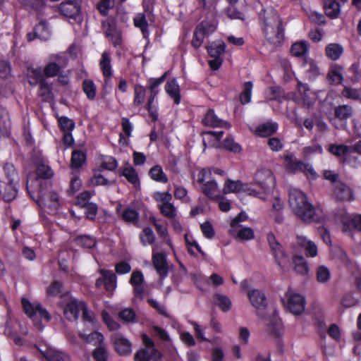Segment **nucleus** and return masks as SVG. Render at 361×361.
<instances>
[{
	"mask_svg": "<svg viewBox=\"0 0 361 361\" xmlns=\"http://www.w3.org/2000/svg\"><path fill=\"white\" fill-rule=\"evenodd\" d=\"M35 35L42 40H47L49 38L50 31L46 21L42 20L35 26Z\"/></svg>",
	"mask_w": 361,
	"mask_h": 361,
	"instance_id": "43",
	"label": "nucleus"
},
{
	"mask_svg": "<svg viewBox=\"0 0 361 361\" xmlns=\"http://www.w3.org/2000/svg\"><path fill=\"white\" fill-rule=\"evenodd\" d=\"M281 329V319L275 314H273L271 317L269 318V320H268V323H267L268 331L273 335L278 336V335H279Z\"/></svg>",
	"mask_w": 361,
	"mask_h": 361,
	"instance_id": "39",
	"label": "nucleus"
},
{
	"mask_svg": "<svg viewBox=\"0 0 361 361\" xmlns=\"http://www.w3.org/2000/svg\"><path fill=\"white\" fill-rule=\"evenodd\" d=\"M316 278L319 283H326L331 279L329 269L324 265L319 266L316 271Z\"/></svg>",
	"mask_w": 361,
	"mask_h": 361,
	"instance_id": "53",
	"label": "nucleus"
},
{
	"mask_svg": "<svg viewBox=\"0 0 361 361\" xmlns=\"http://www.w3.org/2000/svg\"><path fill=\"white\" fill-rule=\"evenodd\" d=\"M145 96L146 89L140 85H135L134 86V106H137L143 104L145 99Z\"/></svg>",
	"mask_w": 361,
	"mask_h": 361,
	"instance_id": "50",
	"label": "nucleus"
},
{
	"mask_svg": "<svg viewBox=\"0 0 361 361\" xmlns=\"http://www.w3.org/2000/svg\"><path fill=\"white\" fill-rule=\"evenodd\" d=\"M75 243L85 248L91 249L96 245V240L90 235H80L75 239Z\"/></svg>",
	"mask_w": 361,
	"mask_h": 361,
	"instance_id": "57",
	"label": "nucleus"
},
{
	"mask_svg": "<svg viewBox=\"0 0 361 361\" xmlns=\"http://www.w3.org/2000/svg\"><path fill=\"white\" fill-rule=\"evenodd\" d=\"M343 231L348 233L353 229L361 231V215L351 216L348 214H343L341 218Z\"/></svg>",
	"mask_w": 361,
	"mask_h": 361,
	"instance_id": "18",
	"label": "nucleus"
},
{
	"mask_svg": "<svg viewBox=\"0 0 361 361\" xmlns=\"http://www.w3.org/2000/svg\"><path fill=\"white\" fill-rule=\"evenodd\" d=\"M63 68L56 64V62L48 63L44 68V74L47 78L54 77L59 74Z\"/></svg>",
	"mask_w": 361,
	"mask_h": 361,
	"instance_id": "59",
	"label": "nucleus"
},
{
	"mask_svg": "<svg viewBox=\"0 0 361 361\" xmlns=\"http://www.w3.org/2000/svg\"><path fill=\"white\" fill-rule=\"evenodd\" d=\"M329 151L334 154L335 156L339 157L343 155H345V159L347 161L350 162V147L345 145H337L335 144H331L329 147Z\"/></svg>",
	"mask_w": 361,
	"mask_h": 361,
	"instance_id": "29",
	"label": "nucleus"
},
{
	"mask_svg": "<svg viewBox=\"0 0 361 361\" xmlns=\"http://www.w3.org/2000/svg\"><path fill=\"white\" fill-rule=\"evenodd\" d=\"M44 0H29L25 5V8L32 13L42 11L45 7Z\"/></svg>",
	"mask_w": 361,
	"mask_h": 361,
	"instance_id": "56",
	"label": "nucleus"
},
{
	"mask_svg": "<svg viewBox=\"0 0 361 361\" xmlns=\"http://www.w3.org/2000/svg\"><path fill=\"white\" fill-rule=\"evenodd\" d=\"M247 298L252 305L257 310H262L267 307V299L264 294L257 289L247 291Z\"/></svg>",
	"mask_w": 361,
	"mask_h": 361,
	"instance_id": "19",
	"label": "nucleus"
},
{
	"mask_svg": "<svg viewBox=\"0 0 361 361\" xmlns=\"http://www.w3.org/2000/svg\"><path fill=\"white\" fill-rule=\"evenodd\" d=\"M267 240L276 264L280 268L284 267L288 260L282 245L272 232H269L267 234Z\"/></svg>",
	"mask_w": 361,
	"mask_h": 361,
	"instance_id": "6",
	"label": "nucleus"
},
{
	"mask_svg": "<svg viewBox=\"0 0 361 361\" xmlns=\"http://www.w3.org/2000/svg\"><path fill=\"white\" fill-rule=\"evenodd\" d=\"M157 246L152 247V264L161 277H166L169 272V264L166 259V256L162 252H158Z\"/></svg>",
	"mask_w": 361,
	"mask_h": 361,
	"instance_id": "11",
	"label": "nucleus"
},
{
	"mask_svg": "<svg viewBox=\"0 0 361 361\" xmlns=\"http://www.w3.org/2000/svg\"><path fill=\"white\" fill-rule=\"evenodd\" d=\"M58 122L63 132H71L75 128L74 121L66 116L60 117L58 119Z\"/></svg>",
	"mask_w": 361,
	"mask_h": 361,
	"instance_id": "62",
	"label": "nucleus"
},
{
	"mask_svg": "<svg viewBox=\"0 0 361 361\" xmlns=\"http://www.w3.org/2000/svg\"><path fill=\"white\" fill-rule=\"evenodd\" d=\"M214 30V27L207 22H202L195 28L192 40V44L195 48H199L205 37L210 32Z\"/></svg>",
	"mask_w": 361,
	"mask_h": 361,
	"instance_id": "16",
	"label": "nucleus"
},
{
	"mask_svg": "<svg viewBox=\"0 0 361 361\" xmlns=\"http://www.w3.org/2000/svg\"><path fill=\"white\" fill-rule=\"evenodd\" d=\"M103 28L105 35L109 37L115 47L120 45L122 42L121 31L114 23L109 22L103 23Z\"/></svg>",
	"mask_w": 361,
	"mask_h": 361,
	"instance_id": "22",
	"label": "nucleus"
},
{
	"mask_svg": "<svg viewBox=\"0 0 361 361\" xmlns=\"http://www.w3.org/2000/svg\"><path fill=\"white\" fill-rule=\"evenodd\" d=\"M122 217L125 221L132 223L137 226L139 213L135 209L128 208L123 211Z\"/></svg>",
	"mask_w": 361,
	"mask_h": 361,
	"instance_id": "58",
	"label": "nucleus"
},
{
	"mask_svg": "<svg viewBox=\"0 0 361 361\" xmlns=\"http://www.w3.org/2000/svg\"><path fill=\"white\" fill-rule=\"evenodd\" d=\"M81 0H65L59 6L60 13L69 18H76L80 13Z\"/></svg>",
	"mask_w": 361,
	"mask_h": 361,
	"instance_id": "12",
	"label": "nucleus"
},
{
	"mask_svg": "<svg viewBox=\"0 0 361 361\" xmlns=\"http://www.w3.org/2000/svg\"><path fill=\"white\" fill-rule=\"evenodd\" d=\"M325 13L330 18H337L341 13V5L336 0H324Z\"/></svg>",
	"mask_w": 361,
	"mask_h": 361,
	"instance_id": "27",
	"label": "nucleus"
},
{
	"mask_svg": "<svg viewBox=\"0 0 361 361\" xmlns=\"http://www.w3.org/2000/svg\"><path fill=\"white\" fill-rule=\"evenodd\" d=\"M212 173L220 176L225 174L224 171L215 167L202 169L197 175V183H203L207 180L211 179Z\"/></svg>",
	"mask_w": 361,
	"mask_h": 361,
	"instance_id": "30",
	"label": "nucleus"
},
{
	"mask_svg": "<svg viewBox=\"0 0 361 361\" xmlns=\"http://www.w3.org/2000/svg\"><path fill=\"white\" fill-rule=\"evenodd\" d=\"M283 302L285 308L293 315H300L305 311V298L292 289L287 290L283 299Z\"/></svg>",
	"mask_w": 361,
	"mask_h": 361,
	"instance_id": "4",
	"label": "nucleus"
},
{
	"mask_svg": "<svg viewBox=\"0 0 361 361\" xmlns=\"http://www.w3.org/2000/svg\"><path fill=\"white\" fill-rule=\"evenodd\" d=\"M92 357L96 361H107L108 352L104 346L100 345L94 350Z\"/></svg>",
	"mask_w": 361,
	"mask_h": 361,
	"instance_id": "64",
	"label": "nucleus"
},
{
	"mask_svg": "<svg viewBox=\"0 0 361 361\" xmlns=\"http://www.w3.org/2000/svg\"><path fill=\"white\" fill-rule=\"evenodd\" d=\"M359 299L356 298L352 293H345L341 300V304L345 307H352L359 304Z\"/></svg>",
	"mask_w": 361,
	"mask_h": 361,
	"instance_id": "63",
	"label": "nucleus"
},
{
	"mask_svg": "<svg viewBox=\"0 0 361 361\" xmlns=\"http://www.w3.org/2000/svg\"><path fill=\"white\" fill-rule=\"evenodd\" d=\"M334 195L338 200H351L353 192L351 189L343 183L337 182L334 185Z\"/></svg>",
	"mask_w": 361,
	"mask_h": 361,
	"instance_id": "25",
	"label": "nucleus"
},
{
	"mask_svg": "<svg viewBox=\"0 0 361 361\" xmlns=\"http://www.w3.org/2000/svg\"><path fill=\"white\" fill-rule=\"evenodd\" d=\"M284 160L286 162V169L291 173H297L300 171L303 173L307 178L315 179L317 173L312 165L305 164L302 161L298 160L292 153H286L284 154Z\"/></svg>",
	"mask_w": 361,
	"mask_h": 361,
	"instance_id": "5",
	"label": "nucleus"
},
{
	"mask_svg": "<svg viewBox=\"0 0 361 361\" xmlns=\"http://www.w3.org/2000/svg\"><path fill=\"white\" fill-rule=\"evenodd\" d=\"M47 361H70V357L64 352L50 346H35Z\"/></svg>",
	"mask_w": 361,
	"mask_h": 361,
	"instance_id": "13",
	"label": "nucleus"
},
{
	"mask_svg": "<svg viewBox=\"0 0 361 361\" xmlns=\"http://www.w3.org/2000/svg\"><path fill=\"white\" fill-rule=\"evenodd\" d=\"M99 273L101 276L96 280V287L101 288L104 286L106 292L112 294L117 285L116 275L112 271L106 269H99Z\"/></svg>",
	"mask_w": 361,
	"mask_h": 361,
	"instance_id": "10",
	"label": "nucleus"
},
{
	"mask_svg": "<svg viewBox=\"0 0 361 361\" xmlns=\"http://www.w3.org/2000/svg\"><path fill=\"white\" fill-rule=\"evenodd\" d=\"M353 107L348 104L339 105L334 109V116L340 121H345L353 116Z\"/></svg>",
	"mask_w": 361,
	"mask_h": 361,
	"instance_id": "31",
	"label": "nucleus"
},
{
	"mask_svg": "<svg viewBox=\"0 0 361 361\" xmlns=\"http://www.w3.org/2000/svg\"><path fill=\"white\" fill-rule=\"evenodd\" d=\"M153 224L159 236L163 240L165 241L171 247H172L173 245L169 237L166 227L159 224L155 219H153Z\"/></svg>",
	"mask_w": 361,
	"mask_h": 361,
	"instance_id": "55",
	"label": "nucleus"
},
{
	"mask_svg": "<svg viewBox=\"0 0 361 361\" xmlns=\"http://www.w3.org/2000/svg\"><path fill=\"white\" fill-rule=\"evenodd\" d=\"M22 305L25 314L30 317H33L38 314L40 317L44 318L47 321L50 320L49 312L40 304L31 303L27 299L23 298Z\"/></svg>",
	"mask_w": 361,
	"mask_h": 361,
	"instance_id": "15",
	"label": "nucleus"
},
{
	"mask_svg": "<svg viewBox=\"0 0 361 361\" xmlns=\"http://www.w3.org/2000/svg\"><path fill=\"white\" fill-rule=\"evenodd\" d=\"M298 88L302 97V104L307 107L312 106L313 104L310 97L312 92L310 91L309 86L307 84H304L301 82H299L298 83Z\"/></svg>",
	"mask_w": 361,
	"mask_h": 361,
	"instance_id": "32",
	"label": "nucleus"
},
{
	"mask_svg": "<svg viewBox=\"0 0 361 361\" xmlns=\"http://www.w3.org/2000/svg\"><path fill=\"white\" fill-rule=\"evenodd\" d=\"M140 238L143 245H153L155 241V235L150 228H145L140 234Z\"/></svg>",
	"mask_w": 361,
	"mask_h": 361,
	"instance_id": "52",
	"label": "nucleus"
},
{
	"mask_svg": "<svg viewBox=\"0 0 361 361\" xmlns=\"http://www.w3.org/2000/svg\"><path fill=\"white\" fill-rule=\"evenodd\" d=\"M82 305H83V301L73 298H68L63 307V314L66 318L68 320H77Z\"/></svg>",
	"mask_w": 361,
	"mask_h": 361,
	"instance_id": "14",
	"label": "nucleus"
},
{
	"mask_svg": "<svg viewBox=\"0 0 361 361\" xmlns=\"http://www.w3.org/2000/svg\"><path fill=\"white\" fill-rule=\"evenodd\" d=\"M245 192L250 195L257 196L260 194L259 190H257L255 188L247 183H243L240 180H232L231 179H228L225 183L223 188V193L228 194L230 192Z\"/></svg>",
	"mask_w": 361,
	"mask_h": 361,
	"instance_id": "8",
	"label": "nucleus"
},
{
	"mask_svg": "<svg viewBox=\"0 0 361 361\" xmlns=\"http://www.w3.org/2000/svg\"><path fill=\"white\" fill-rule=\"evenodd\" d=\"M308 51V46L305 42H298L294 43L290 48V52L293 56L302 57L306 55Z\"/></svg>",
	"mask_w": 361,
	"mask_h": 361,
	"instance_id": "47",
	"label": "nucleus"
},
{
	"mask_svg": "<svg viewBox=\"0 0 361 361\" xmlns=\"http://www.w3.org/2000/svg\"><path fill=\"white\" fill-rule=\"evenodd\" d=\"M112 340L114 349L120 355L126 356L131 353L132 344L128 339L120 334H115Z\"/></svg>",
	"mask_w": 361,
	"mask_h": 361,
	"instance_id": "17",
	"label": "nucleus"
},
{
	"mask_svg": "<svg viewBox=\"0 0 361 361\" xmlns=\"http://www.w3.org/2000/svg\"><path fill=\"white\" fill-rule=\"evenodd\" d=\"M149 174L152 179L154 180L162 183H166L168 182V178L166 173L163 171L161 167L159 165L153 166L149 170Z\"/></svg>",
	"mask_w": 361,
	"mask_h": 361,
	"instance_id": "40",
	"label": "nucleus"
},
{
	"mask_svg": "<svg viewBox=\"0 0 361 361\" xmlns=\"http://www.w3.org/2000/svg\"><path fill=\"white\" fill-rule=\"evenodd\" d=\"M79 336L84 339L87 343H91L94 345H101V343H102L104 340L103 335L98 332V331H94L88 335H86L82 333L79 334Z\"/></svg>",
	"mask_w": 361,
	"mask_h": 361,
	"instance_id": "37",
	"label": "nucleus"
},
{
	"mask_svg": "<svg viewBox=\"0 0 361 361\" xmlns=\"http://www.w3.org/2000/svg\"><path fill=\"white\" fill-rule=\"evenodd\" d=\"M122 175L127 179V180L137 187L140 185V180L137 172L132 166H127L123 169Z\"/></svg>",
	"mask_w": 361,
	"mask_h": 361,
	"instance_id": "42",
	"label": "nucleus"
},
{
	"mask_svg": "<svg viewBox=\"0 0 361 361\" xmlns=\"http://www.w3.org/2000/svg\"><path fill=\"white\" fill-rule=\"evenodd\" d=\"M27 76L28 82L32 86H35L38 83L40 84L42 80H45L40 68H28Z\"/></svg>",
	"mask_w": 361,
	"mask_h": 361,
	"instance_id": "35",
	"label": "nucleus"
},
{
	"mask_svg": "<svg viewBox=\"0 0 361 361\" xmlns=\"http://www.w3.org/2000/svg\"><path fill=\"white\" fill-rule=\"evenodd\" d=\"M277 128L278 125L276 123L267 122L259 126L256 131L261 137H268L275 133Z\"/></svg>",
	"mask_w": 361,
	"mask_h": 361,
	"instance_id": "33",
	"label": "nucleus"
},
{
	"mask_svg": "<svg viewBox=\"0 0 361 361\" xmlns=\"http://www.w3.org/2000/svg\"><path fill=\"white\" fill-rule=\"evenodd\" d=\"M226 44L224 42H214L207 47L209 55L213 59L209 61V65L212 70H218L223 62L222 56L225 51Z\"/></svg>",
	"mask_w": 361,
	"mask_h": 361,
	"instance_id": "7",
	"label": "nucleus"
},
{
	"mask_svg": "<svg viewBox=\"0 0 361 361\" xmlns=\"http://www.w3.org/2000/svg\"><path fill=\"white\" fill-rule=\"evenodd\" d=\"M202 184V192L209 199H216L220 197L218 184L216 181L209 179Z\"/></svg>",
	"mask_w": 361,
	"mask_h": 361,
	"instance_id": "24",
	"label": "nucleus"
},
{
	"mask_svg": "<svg viewBox=\"0 0 361 361\" xmlns=\"http://www.w3.org/2000/svg\"><path fill=\"white\" fill-rule=\"evenodd\" d=\"M85 161V154L80 151H73L71 157V167L78 169Z\"/></svg>",
	"mask_w": 361,
	"mask_h": 361,
	"instance_id": "61",
	"label": "nucleus"
},
{
	"mask_svg": "<svg viewBox=\"0 0 361 361\" xmlns=\"http://www.w3.org/2000/svg\"><path fill=\"white\" fill-rule=\"evenodd\" d=\"M38 203L40 206L49 208L51 210H56L59 206V195L52 191L47 194H42L38 200Z\"/></svg>",
	"mask_w": 361,
	"mask_h": 361,
	"instance_id": "21",
	"label": "nucleus"
},
{
	"mask_svg": "<svg viewBox=\"0 0 361 361\" xmlns=\"http://www.w3.org/2000/svg\"><path fill=\"white\" fill-rule=\"evenodd\" d=\"M218 0H199L204 11L207 15L213 17L216 13V4Z\"/></svg>",
	"mask_w": 361,
	"mask_h": 361,
	"instance_id": "51",
	"label": "nucleus"
},
{
	"mask_svg": "<svg viewBox=\"0 0 361 361\" xmlns=\"http://www.w3.org/2000/svg\"><path fill=\"white\" fill-rule=\"evenodd\" d=\"M165 90L167 94L173 99L176 104H178L180 102V88L176 80L172 79L168 80L165 85Z\"/></svg>",
	"mask_w": 361,
	"mask_h": 361,
	"instance_id": "28",
	"label": "nucleus"
},
{
	"mask_svg": "<svg viewBox=\"0 0 361 361\" xmlns=\"http://www.w3.org/2000/svg\"><path fill=\"white\" fill-rule=\"evenodd\" d=\"M99 66L105 77H111L112 75L111 58L107 51L103 52L99 62Z\"/></svg>",
	"mask_w": 361,
	"mask_h": 361,
	"instance_id": "34",
	"label": "nucleus"
},
{
	"mask_svg": "<svg viewBox=\"0 0 361 361\" xmlns=\"http://www.w3.org/2000/svg\"><path fill=\"white\" fill-rule=\"evenodd\" d=\"M343 47L338 44H330L326 48V56L333 61L337 60L343 54Z\"/></svg>",
	"mask_w": 361,
	"mask_h": 361,
	"instance_id": "46",
	"label": "nucleus"
},
{
	"mask_svg": "<svg viewBox=\"0 0 361 361\" xmlns=\"http://www.w3.org/2000/svg\"><path fill=\"white\" fill-rule=\"evenodd\" d=\"M17 195V189L13 182V180L9 179L8 183L4 188L3 194V199L5 202H9L13 200Z\"/></svg>",
	"mask_w": 361,
	"mask_h": 361,
	"instance_id": "49",
	"label": "nucleus"
},
{
	"mask_svg": "<svg viewBox=\"0 0 361 361\" xmlns=\"http://www.w3.org/2000/svg\"><path fill=\"white\" fill-rule=\"evenodd\" d=\"M82 90L89 99L92 100L95 98L97 88L92 80L86 79L83 81Z\"/></svg>",
	"mask_w": 361,
	"mask_h": 361,
	"instance_id": "54",
	"label": "nucleus"
},
{
	"mask_svg": "<svg viewBox=\"0 0 361 361\" xmlns=\"http://www.w3.org/2000/svg\"><path fill=\"white\" fill-rule=\"evenodd\" d=\"M202 123L206 126L212 128H230L231 124L227 121L219 118L214 114L213 109H209L205 116L202 119Z\"/></svg>",
	"mask_w": 361,
	"mask_h": 361,
	"instance_id": "20",
	"label": "nucleus"
},
{
	"mask_svg": "<svg viewBox=\"0 0 361 361\" xmlns=\"http://www.w3.org/2000/svg\"><path fill=\"white\" fill-rule=\"evenodd\" d=\"M167 74H168V72H166V73H164V74L162 76H161L159 78H150L148 80L149 89L150 90L149 97H157V95L159 92L158 87H159V85H160L161 83L164 82V81L165 80V79L166 78Z\"/></svg>",
	"mask_w": 361,
	"mask_h": 361,
	"instance_id": "44",
	"label": "nucleus"
},
{
	"mask_svg": "<svg viewBox=\"0 0 361 361\" xmlns=\"http://www.w3.org/2000/svg\"><path fill=\"white\" fill-rule=\"evenodd\" d=\"M152 197L158 202L157 207L161 209L171 202L172 195L169 192H155Z\"/></svg>",
	"mask_w": 361,
	"mask_h": 361,
	"instance_id": "36",
	"label": "nucleus"
},
{
	"mask_svg": "<svg viewBox=\"0 0 361 361\" xmlns=\"http://www.w3.org/2000/svg\"><path fill=\"white\" fill-rule=\"evenodd\" d=\"M134 25L135 27L140 29L143 37L147 38L149 35L148 23L145 14L138 13L133 19Z\"/></svg>",
	"mask_w": 361,
	"mask_h": 361,
	"instance_id": "38",
	"label": "nucleus"
},
{
	"mask_svg": "<svg viewBox=\"0 0 361 361\" xmlns=\"http://www.w3.org/2000/svg\"><path fill=\"white\" fill-rule=\"evenodd\" d=\"M142 342L145 348L137 351L134 355L135 361H159L161 353L155 348L154 341L146 334L142 335Z\"/></svg>",
	"mask_w": 361,
	"mask_h": 361,
	"instance_id": "3",
	"label": "nucleus"
},
{
	"mask_svg": "<svg viewBox=\"0 0 361 361\" xmlns=\"http://www.w3.org/2000/svg\"><path fill=\"white\" fill-rule=\"evenodd\" d=\"M296 240L298 245L304 248L307 257L317 256V247L313 241L302 235H298Z\"/></svg>",
	"mask_w": 361,
	"mask_h": 361,
	"instance_id": "23",
	"label": "nucleus"
},
{
	"mask_svg": "<svg viewBox=\"0 0 361 361\" xmlns=\"http://www.w3.org/2000/svg\"><path fill=\"white\" fill-rule=\"evenodd\" d=\"M294 269L301 275H305L309 271L307 263L302 256H296L293 258Z\"/></svg>",
	"mask_w": 361,
	"mask_h": 361,
	"instance_id": "45",
	"label": "nucleus"
},
{
	"mask_svg": "<svg viewBox=\"0 0 361 361\" xmlns=\"http://www.w3.org/2000/svg\"><path fill=\"white\" fill-rule=\"evenodd\" d=\"M288 203L294 214L303 221L317 222L319 219L315 208L300 190L290 188L288 190Z\"/></svg>",
	"mask_w": 361,
	"mask_h": 361,
	"instance_id": "2",
	"label": "nucleus"
},
{
	"mask_svg": "<svg viewBox=\"0 0 361 361\" xmlns=\"http://www.w3.org/2000/svg\"><path fill=\"white\" fill-rule=\"evenodd\" d=\"M303 66L310 78H314L319 74V69L312 60L305 59Z\"/></svg>",
	"mask_w": 361,
	"mask_h": 361,
	"instance_id": "60",
	"label": "nucleus"
},
{
	"mask_svg": "<svg viewBox=\"0 0 361 361\" xmlns=\"http://www.w3.org/2000/svg\"><path fill=\"white\" fill-rule=\"evenodd\" d=\"M255 183L264 192H268L275 184L272 171L267 169H262L255 174Z\"/></svg>",
	"mask_w": 361,
	"mask_h": 361,
	"instance_id": "9",
	"label": "nucleus"
},
{
	"mask_svg": "<svg viewBox=\"0 0 361 361\" xmlns=\"http://www.w3.org/2000/svg\"><path fill=\"white\" fill-rule=\"evenodd\" d=\"M38 94L42 98V100L45 102L50 101L53 99L51 85H49L46 80L40 82Z\"/></svg>",
	"mask_w": 361,
	"mask_h": 361,
	"instance_id": "41",
	"label": "nucleus"
},
{
	"mask_svg": "<svg viewBox=\"0 0 361 361\" xmlns=\"http://www.w3.org/2000/svg\"><path fill=\"white\" fill-rule=\"evenodd\" d=\"M230 233L240 241L250 240L255 238L254 231L250 227L231 228Z\"/></svg>",
	"mask_w": 361,
	"mask_h": 361,
	"instance_id": "26",
	"label": "nucleus"
},
{
	"mask_svg": "<svg viewBox=\"0 0 361 361\" xmlns=\"http://www.w3.org/2000/svg\"><path fill=\"white\" fill-rule=\"evenodd\" d=\"M214 300L216 305L219 307L223 312H228L231 310L232 303L227 296L221 294H216L214 295Z\"/></svg>",
	"mask_w": 361,
	"mask_h": 361,
	"instance_id": "48",
	"label": "nucleus"
},
{
	"mask_svg": "<svg viewBox=\"0 0 361 361\" xmlns=\"http://www.w3.org/2000/svg\"><path fill=\"white\" fill-rule=\"evenodd\" d=\"M262 34L270 44L275 47L281 46L284 41L283 20L273 8L263 9L259 14Z\"/></svg>",
	"mask_w": 361,
	"mask_h": 361,
	"instance_id": "1",
	"label": "nucleus"
}]
</instances>
